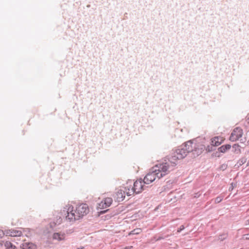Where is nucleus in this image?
Returning <instances> with one entry per match:
<instances>
[{
	"mask_svg": "<svg viewBox=\"0 0 249 249\" xmlns=\"http://www.w3.org/2000/svg\"><path fill=\"white\" fill-rule=\"evenodd\" d=\"M192 144L190 140L178 147V149L173 150L171 153L164 158L162 162L166 165L168 170L173 171L177 165L178 160L184 159L189 153V145Z\"/></svg>",
	"mask_w": 249,
	"mask_h": 249,
	"instance_id": "f257e3e1",
	"label": "nucleus"
},
{
	"mask_svg": "<svg viewBox=\"0 0 249 249\" xmlns=\"http://www.w3.org/2000/svg\"><path fill=\"white\" fill-rule=\"evenodd\" d=\"M192 144L190 140L178 147V149L173 150L171 153L164 158L162 162L166 165L168 170L173 171L177 165L178 160L184 159L189 153V145Z\"/></svg>",
	"mask_w": 249,
	"mask_h": 249,
	"instance_id": "f03ea898",
	"label": "nucleus"
},
{
	"mask_svg": "<svg viewBox=\"0 0 249 249\" xmlns=\"http://www.w3.org/2000/svg\"><path fill=\"white\" fill-rule=\"evenodd\" d=\"M89 212L88 205L86 203L81 204L76 207L75 210L72 205L66 206L61 212V215L70 222L75 221L82 218Z\"/></svg>",
	"mask_w": 249,
	"mask_h": 249,
	"instance_id": "7ed1b4c3",
	"label": "nucleus"
},
{
	"mask_svg": "<svg viewBox=\"0 0 249 249\" xmlns=\"http://www.w3.org/2000/svg\"><path fill=\"white\" fill-rule=\"evenodd\" d=\"M155 168V169L147 174L142 179L145 185L152 183L156 178L160 179L170 172L162 161L157 164Z\"/></svg>",
	"mask_w": 249,
	"mask_h": 249,
	"instance_id": "20e7f679",
	"label": "nucleus"
},
{
	"mask_svg": "<svg viewBox=\"0 0 249 249\" xmlns=\"http://www.w3.org/2000/svg\"><path fill=\"white\" fill-rule=\"evenodd\" d=\"M190 150L189 153L192 152V155L194 157H197L200 155L203 151H204L205 146L202 144L200 143H194L192 142V144H189Z\"/></svg>",
	"mask_w": 249,
	"mask_h": 249,
	"instance_id": "39448f33",
	"label": "nucleus"
},
{
	"mask_svg": "<svg viewBox=\"0 0 249 249\" xmlns=\"http://www.w3.org/2000/svg\"><path fill=\"white\" fill-rule=\"evenodd\" d=\"M234 142L239 141L240 144L245 145V142H246V138L243 136V130L240 127L234 128Z\"/></svg>",
	"mask_w": 249,
	"mask_h": 249,
	"instance_id": "423d86ee",
	"label": "nucleus"
},
{
	"mask_svg": "<svg viewBox=\"0 0 249 249\" xmlns=\"http://www.w3.org/2000/svg\"><path fill=\"white\" fill-rule=\"evenodd\" d=\"M147 186L144 183L142 179L140 178L133 183V188L135 194H138L145 190Z\"/></svg>",
	"mask_w": 249,
	"mask_h": 249,
	"instance_id": "0eeeda50",
	"label": "nucleus"
},
{
	"mask_svg": "<svg viewBox=\"0 0 249 249\" xmlns=\"http://www.w3.org/2000/svg\"><path fill=\"white\" fill-rule=\"evenodd\" d=\"M231 148V145L230 144H225L223 145L220 147L218 148V151H216L215 153H213L212 156L213 157H219L220 156V153H225L227 151V150L230 149Z\"/></svg>",
	"mask_w": 249,
	"mask_h": 249,
	"instance_id": "6e6552de",
	"label": "nucleus"
},
{
	"mask_svg": "<svg viewBox=\"0 0 249 249\" xmlns=\"http://www.w3.org/2000/svg\"><path fill=\"white\" fill-rule=\"evenodd\" d=\"M112 203V199L111 197H107L99 204V207L104 209L110 206Z\"/></svg>",
	"mask_w": 249,
	"mask_h": 249,
	"instance_id": "1a4fd4ad",
	"label": "nucleus"
},
{
	"mask_svg": "<svg viewBox=\"0 0 249 249\" xmlns=\"http://www.w3.org/2000/svg\"><path fill=\"white\" fill-rule=\"evenodd\" d=\"M22 234L21 231L16 230H6V235L10 236H20Z\"/></svg>",
	"mask_w": 249,
	"mask_h": 249,
	"instance_id": "9d476101",
	"label": "nucleus"
},
{
	"mask_svg": "<svg viewBox=\"0 0 249 249\" xmlns=\"http://www.w3.org/2000/svg\"><path fill=\"white\" fill-rule=\"evenodd\" d=\"M223 141V138L220 136L214 137L211 139L212 144L215 147V146L221 144Z\"/></svg>",
	"mask_w": 249,
	"mask_h": 249,
	"instance_id": "9b49d317",
	"label": "nucleus"
},
{
	"mask_svg": "<svg viewBox=\"0 0 249 249\" xmlns=\"http://www.w3.org/2000/svg\"><path fill=\"white\" fill-rule=\"evenodd\" d=\"M124 191L128 196L133 195L135 192H134L133 186L132 187L131 184H128L127 183V186L124 187Z\"/></svg>",
	"mask_w": 249,
	"mask_h": 249,
	"instance_id": "f8f14e48",
	"label": "nucleus"
},
{
	"mask_svg": "<svg viewBox=\"0 0 249 249\" xmlns=\"http://www.w3.org/2000/svg\"><path fill=\"white\" fill-rule=\"evenodd\" d=\"M126 194L124 190L120 189L116 193L117 200L118 202H121L124 200L125 198V195Z\"/></svg>",
	"mask_w": 249,
	"mask_h": 249,
	"instance_id": "ddd939ff",
	"label": "nucleus"
},
{
	"mask_svg": "<svg viewBox=\"0 0 249 249\" xmlns=\"http://www.w3.org/2000/svg\"><path fill=\"white\" fill-rule=\"evenodd\" d=\"M21 248L22 249H36V246L30 242H26L22 244Z\"/></svg>",
	"mask_w": 249,
	"mask_h": 249,
	"instance_id": "4468645a",
	"label": "nucleus"
},
{
	"mask_svg": "<svg viewBox=\"0 0 249 249\" xmlns=\"http://www.w3.org/2000/svg\"><path fill=\"white\" fill-rule=\"evenodd\" d=\"M245 145H239V143H234V153H239L241 152V148H243Z\"/></svg>",
	"mask_w": 249,
	"mask_h": 249,
	"instance_id": "2eb2a0df",
	"label": "nucleus"
},
{
	"mask_svg": "<svg viewBox=\"0 0 249 249\" xmlns=\"http://www.w3.org/2000/svg\"><path fill=\"white\" fill-rule=\"evenodd\" d=\"M5 249H15L16 247L10 242L6 241L4 244Z\"/></svg>",
	"mask_w": 249,
	"mask_h": 249,
	"instance_id": "dca6fc26",
	"label": "nucleus"
},
{
	"mask_svg": "<svg viewBox=\"0 0 249 249\" xmlns=\"http://www.w3.org/2000/svg\"><path fill=\"white\" fill-rule=\"evenodd\" d=\"M53 238L61 241L64 239V236L63 235H61L58 232H55L53 235Z\"/></svg>",
	"mask_w": 249,
	"mask_h": 249,
	"instance_id": "f3484780",
	"label": "nucleus"
},
{
	"mask_svg": "<svg viewBox=\"0 0 249 249\" xmlns=\"http://www.w3.org/2000/svg\"><path fill=\"white\" fill-rule=\"evenodd\" d=\"M247 160V159L245 158H242L241 159H240L237 163L234 165L235 166H237V167H239V166H241L242 164H243L244 163L246 162Z\"/></svg>",
	"mask_w": 249,
	"mask_h": 249,
	"instance_id": "a211bd4d",
	"label": "nucleus"
},
{
	"mask_svg": "<svg viewBox=\"0 0 249 249\" xmlns=\"http://www.w3.org/2000/svg\"><path fill=\"white\" fill-rule=\"evenodd\" d=\"M205 149L207 152H210L215 150V147L211 143V145H209L207 147H205Z\"/></svg>",
	"mask_w": 249,
	"mask_h": 249,
	"instance_id": "6ab92c4d",
	"label": "nucleus"
},
{
	"mask_svg": "<svg viewBox=\"0 0 249 249\" xmlns=\"http://www.w3.org/2000/svg\"><path fill=\"white\" fill-rule=\"evenodd\" d=\"M62 221V218L61 216H58L57 217V219L54 220L53 222V224L54 225H59Z\"/></svg>",
	"mask_w": 249,
	"mask_h": 249,
	"instance_id": "aec40b11",
	"label": "nucleus"
},
{
	"mask_svg": "<svg viewBox=\"0 0 249 249\" xmlns=\"http://www.w3.org/2000/svg\"><path fill=\"white\" fill-rule=\"evenodd\" d=\"M223 199V196H220L216 197L215 199V203H218L220 202L222 199Z\"/></svg>",
	"mask_w": 249,
	"mask_h": 249,
	"instance_id": "412c9836",
	"label": "nucleus"
},
{
	"mask_svg": "<svg viewBox=\"0 0 249 249\" xmlns=\"http://www.w3.org/2000/svg\"><path fill=\"white\" fill-rule=\"evenodd\" d=\"M140 231H141V229H135V230H134L131 231L130 234H137L139 233Z\"/></svg>",
	"mask_w": 249,
	"mask_h": 249,
	"instance_id": "4be33fe9",
	"label": "nucleus"
},
{
	"mask_svg": "<svg viewBox=\"0 0 249 249\" xmlns=\"http://www.w3.org/2000/svg\"><path fill=\"white\" fill-rule=\"evenodd\" d=\"M6 235V230L3 231L2 230H0V238H1L4 235Z\"/></svg>",
	"mask_w": 249,
	"mask_h": 249,
	"instance_id": "5701e85b",
	"label": "nucleus"
},
{
	"mask_svg": "<svg viewBox=\"0 0 249 249\" xmlns=\"http://www.w3.org/2000/svg\"><path fill=\"white\" fill-rule=\"evenodd\" d=\"M246 126H249V116H247L245 121Z\"/></svg>",
	"mask_w": 249,
	"mask_h": 249,
	"instance_id": "b1692460",
	"label": "nucleus"
},
{
	"mask_svg": "<svg viewBox=\"0 0 249 249\" xmlns=\"http://www.w3.org/2000/svg\"><path fill=\"white\" fill-rule=\"evenodd\" d=\"M184 226L183 225H181L180 227L178 229L177 231L178 232H180L181 231L184 229Z\"/></svg>",
	"mask_w": 249,
	"mask_h": 249,
	"instance_id": "393cba45",
	"label": "nucleus"
},
{
	"mask_svg": "<svg viewBox=\"0 0 249 249\" xmlns=\"http://www.w3.org/2000/svg\"><path fill=\"white\" fill-rule=\"evenodd\" d=\"M230 140L231 141H233V130L231 132Z\"/></svg>",
	"mask_w": 249,
	"mask_h": 249,
	"instance_id": "a878e982",
	"label": "nucleus"
},
{
	"mask_svg": "<svg viewBox=\"0 0 249 249\" xmlns=\"http://www.w3.org/2000/svg\"><path fill=\"white\" fill-rule=\"evenodd\" d=\"M243 238L246 240H249V233L243 235Z\"/></svg>",
	"mask_w": 249,
	"mask_h": 249,
	"instance_id": "bb28decb",
	"label": "nucleus"
},
{
	"mask_svg": "<svg viewBox=\"0 0 249 249\" xmlns=\"http://www.w3.org/2000/svg\"><path fill=\"white\" fill-rule=\"evenodd\" d=\"M227 166L226 165H225V164H223V165H222L221 166V167H220V169H221V170H224L225 169H226Z\"/></svg>",
	"mask_w": 249,
	"mask_h": 249,
	"instance_id": "cd10ccee",
	"label": "nucleus"
},
{
	"mask_svg": "<svg viewBox=\"0 0 249 249\" xmlns=\"http://www.w3.org/2000/svg\"><path fill=\"white\" fill-rule=\"evenodd\" d=\"M109 210H104V211H101L100 212H99V213L100 214H103V213H106L107 211H108Z\"/></svg>",
	"mask_w": 249,
	"mask_h": 249,
	"instance_id": "c85d7f7f",
	"label": "nucleus"
},
{
	"mask_svg": "<svg viewBox=\"0 0 249 249\" xmlns=\"http://www.w3.org/2000/svg\"><path fill=\"white\" fill-rule=\"evenodd\" d=\"M233 182H232L231 183V187H230V190L231 189V190L233 189Z\"/></svg>",
	"mask_w": 249,
	"mask_h": 249,
	"instance_id": "c756f323",
	"label": "nucleus"
},
{
	"mask_svg": "<svg viewBox=\"0 0 249 249\" xmlns=\"http://www.w3.org/2000/svg\"><path fill=\"white\" fill-rule=\"evenodd\" d=\"M246 225H249V219L246 221L245 224Z\"/></svg>",
	"mask_w": 249,
	"mask_h": 249,
	"instance_id": "7c9ffc66",
	"label": "nucleus"
},
{
	"mask_svg": "<svg viewBox=\"0 0 249 249\" xmlns=\"http://www.w3.org/2000/svg\"><path fill=\"white\" fill-rule=\"evenodd\" d=\"M3 243H4L3 241L0 242V247H2L3 245Z\"/></svg>",
	"mask_w": 249,
	"mask_h": 249,
	"instance_id": "2f4dec72",
	"label": "nucleus"
},
{
	"mask_svg": "<svg viewBox=\"0 0 249 249\" xmlns=\"http://www.w3.org/2000/svg\"><path fill=\"white\" fill-rule=\"evenodd\" d=\"M133 247L132 246H130V247H126L124 249H131V248H132Z\"/></svg>",
	"mask_w": 249,
	"mask_h": 249,
	"instance_id": "473e14b6",
	"label": "nucleus"
},
{
	"mask_svg": "<svg viewBox=\"0 0 249 249\" xmlns=\"http://www.w3.org/2000/svg\"><path fill=\"white\" fill-rule=\"evenodd\" d=\"M84 247H81L80 248H78L77 249H83Z\"/></svg>",
	"mask_w": 249,
	"mask_h": 249,
	"instance_id": "72a5a7b5",
	"label": "nucleus"
},
{
	"mask_svg": "<svg viewBox=\"0 0 249 249\" xmlns=\"http://www.w3.org/2000/svg\"><path fill=\"white\" fill-rule=\"evenodd\" d=\"M249 164V162H248V164Z\"/></svg>",
	"mask_w": 249,
	"mask_h": 249,
	"instance_id": "f704fd0d",
	"label": "nucleus"
}]
</instances>
